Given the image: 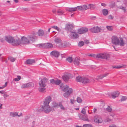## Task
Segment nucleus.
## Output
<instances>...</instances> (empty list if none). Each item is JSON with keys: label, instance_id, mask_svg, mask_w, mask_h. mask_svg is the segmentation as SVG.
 Masks as SVG:
<instances>
[{"label": "nucleus", "instance_id": "f257e3e1", "mask_svg": "<svg viewBox=\"0 0 127 127\" xmlns=\"http://www.w3.org/2000/svg\"><path fill=\"white\" fill-rule=\"evenodd\" d=\"M60 87L63 91L65 92L63 94V96L65 97H68L73 92L72 89L71 88H69L68 86H63V85H60Z\"/></svg>", "mask_w": 127, "mask_h": 127}, {"label": "nucleus", "instance_id": "f03ea898", "mask_svg": "<svg viewBox=\"0 0 127 127\" xmlns=\"http://www.w3.org/2000/svg\"><path fill=\"white\" fill-rule=\"evenodd\" d=\"M111 39L112 43L115 45H119L122 46H124L125 44L122 38H120V40L117 36H113L112 37Z\"/></svg>", "mask_w": 127, "mask_h": 127}, {"label": "nucleus", "instance_id": "7ed1b4c3", "mask_svg": "<svg viewBox=\"0 0 127 127\" xmlns=\"http://www.w3.org/2000/svg\"><path fill=\"white\" fill-rule=\"evenodd\" d=\"M42 110L40 109L37 110V112H40L43 110L46 113H48L51 111H52V109L49 105H44L42 106Z\"/></svg>", "mask_w": 127, "mask_h": 127}, {"label": "nucleus", "instance_id": "20e7f679", "mask_svg": "<svg viewBox=\"0 0 127 127\" xmlns=\"http://www.w3.org/2000/svg\"><path fill=\"white\" fill-rule=\"evenodd\" d=\"M97 57L98 58L104 59L108 60L110 58V55L108 53H103L97 55Z\"/></svg>", "mask_w": 127, "mask_h": 127}, {"label": "nucleus", "instance_id": "39448f33", "mask_svg": "<svg viewBox=\"0 0 127 127\" xmlns=\"http://www.w3.org/2000/svg\"><path fill=\"white\" fill-rule=\"evenodd\" d=\"M37 46L40 48H51L53 46L52 44L50 43L40 44L38 45Z\"/></svg>", "mask_w": 127, "mask_h": 127}, {"label": "nucleus", "instance_id": "423d86ee", "mask_svg": "<svg viewBox=\"0 0 127 127\" xmlns=\"http://www.w3.org/2000/svg\"><path fill=\"white\" fill-rule=\"evenodd\" d=\"M90 31L93 33H97L101 32V29L100 27L97 26L90 29Z\"/></svg>", "mask_w": 127, "mask_h": 127}, {"label": "nucleus", "instance_id": "0eeeda50", "mask_svg": "<svg viewBox=\"0 0 127 127\" xmlns=\"http://www.w3.org/2000/svg\"><path fill=\"white\" fill-rule=\"evenodd\" d=\"M94 122L96 123H100L102 122L103 120L101 117L99 115H95L94 118Z\"/></svg>", "mask_w": 127, "mask_h": 127}, {"label": "nucleus", "instance_id": "6e6552de", "mask_svg": "<svg viewBox=\"0 0 127 127\" xmlns=\"http://www.w3.org/2000/svg\"><path fill=\"white\" fill-rule=\"evenodd\" d=\"M47 81V79L44 78L41 80V81L39 82V84L40 87H45L46 86L45 83Z\"/></svg>", "mask_w": 127, "mask_h": 127}, {"label": "nucleus", "instance_id": "1a4fd4ad", "mask_svg": "<svg viewBox=\"0 0 127 127\" xmlns=\"http://www.w3.org/2000/svg\"><path fill=\"white\" fill-rule=\"evenodd\" d=\"M21 43L22 45H25L29 43L30 42L29 39L26 37L23 36L21 38Z\"/></svg>", "mask_w": 127, "mask_h": 127}, {"label": "nucleus", "instance_id": "9d476101", "mask_svg": "<svg viewBox=\"0 0 127 127\" xmlns=\"http://www.w3.org/2000/svg\"><path fill=\"white\" fill-rule=\"evenodd\" d=\"M88 29L86 27H82L78 30V33L80 34H82L88 32Z\"/></svg>", "mask_w": 127, "mask_h": 127}, {"label": "nucleus", "instance_id": "9b49d317", "mask_svg": "<svg viewBox=\"0 0 127 127\" xmlns=\"http://www.w3.org/2000/svg\"><path fill=\"white\" fill-rule=\"evenodd\" d=\"M52 100V98L50 96L46 97L43 101L44 105H49L50 102Z\"/></svg>", "mask_w": 127, "mask_h": 127}, {"label": "nucleus", "instance_id": "f8f14e48", "mask_svg": "<svg viewBox=\"0 0 127 127\" xmlns=\"http://www.w3.org/2000/svg\"><path fill=\"white\" fill-rule=\"evenodd\" d=\"M5 39L6 41L9 43L13 44L14 40V38L13 37L10 36H7L5 37Z\"/></svg>", "mask_w": 127, "mask_h": 127}, {"label": "nucleus", "instance_id": "ddd939ff", "mask_svg": "<svg viewBox=\"0 0 127 127\" xmlns=\"http://www.w3.org/2000/svg\"><path fill=\"white\" fill-rule=\"evenodd\" d=\"M36 33H34L33 35H29L28 36V38L32 42L35 41V40L37 38V37L36 36Z\"/></svg>", "mask_w": 127, "mask_h": 127}, {"label": "nucleus", "instance_id": "4468645a", "mask_svg": "<svg viewBox=\"0 0 127 127\" xmlns=\"http://www.w3.org/2000/svg\"><path fill=\"white\" fill-rule=\"evenodd\" d=\"M70 35V38L72 39H76L79 37L78 34L76 32H71Z\"/></svg>", "mask_w": 127, "mask_h": 127}, {"label": "nucleus", "instance_id": "2eb2a0df", "mask_svg": "<svg viewBox=\"0 0 127 127\" xmlns=\"http://www.w3.org/2000/svg\"><path fill=\"white\" fill-rule=\"evenodd\" d=\"M32 83L30 82L23 84L21 88L22 89H25L32 86L33 85Z\"/></svg>", "mask_w": 127, "mask_h": 127}, {"label": "nucleus", "instance_id": "dca6fc26", "mask_svg": "<svg viewBox=\"0 0 127 127\" xmlns=\"http://www.w3.org/2000/svg\"><path fill=\"white\" fill-rule=\"evenodd\" d=\"M76 81L78 82H80L82 83H84L85 82L83 80H87L86 78H84V77H82L80 76H78L76 78Z\"/></svg>", "mask_w": 127, "mask_h": 127}, {"label": "nucleus", "instance_id": "f3484780", "mask_svg": "<svg viewBox=\"0 0 127 127\" xmlns=\"http://www.w3.org/2000/svg\"><path fill=\"white\" fill-rule=\"evenodd\" d=\"M52 105L51 107L52 110V111H54V108H57L59 106V104L55 102H52Z\"/></svg>", "mask_w": 127, "mask_h": 127}, {"label": "nucleus", "instance_id": "a211bd4d", "mask_svg": "<svg viewBox=\"0 0 127 127\" xmlns=\"http://www.w3.org/2000/svg\"><path fill=\"white\" fill-rule=\"evenodd\" d=\"M50 54L51 55L56 57H58L59 55V52L56 51H53Z\"/></svg>", "mask_w": 127, "mask_h": 127}, {"label": "nucleus", "instance_id": "6ab92c4d", "mask_svg": "<svg viewBox=\"0 0 127 127\" xmlns=\"http://www.w3.org/2000/svg\"><path fill=\"white\" fill-rule=\"evenodd\" d=\"M21 42V39H16L15 40H14L13 44L16 45H22Z\"/></svg>", "mask_w": 127, "mask_h": 127}, {"label": "nucleus", "instance_id": "aec40b11", "mask_svg": "<svg viewBox=\"0 0 127 127\" xmlns=\"http://www.w3.org/2000/svg\"><path fill=\"white\" fill-rule=\"evenodd\" d=\"M120 93L118 91L113 92L111 94V96L113 98H115L118 96L119 95Z\"/></svg>", "mask_w": 127, "mask_h": 127}, {"label": "nucleus", "instance_id": "412c9836", "mask_svg": "<svg viewBox=\"0 0 127 127\" xmlns=\"http://www.w3.org/2000/svg\"><path fill=\"white\" fill-rule=\"evenodd\" d=\"M80 59L79 58L77 57H76L75 58L73 61L74 64L76 65H79L80 64Z\"/></svg>", "mask_w": 127, "mask_h": 127}, {"label": "nucleus", "instance_id": "4be33fe9", "mask_svg": "<svg viewBox=\"0 0 127 127\" xmlns=\"http://www.w3.org/2000/svg\"><path fill=\"white\" fill-rule=\"evenodd\" d=\"M72 27L71 25L67 24L66 26L65 29L67 31L71 32L72 29Z\"/></svg>", "mask_w": 127, "mask_h": 127}, {"label": "nucleus", "instance_id": "5701e85b", "mask_svg": "<svg viewBox=\"0 0 127 127\" xmlns=\"http://www.w3.org/2000/svg\"><path fill=\"white\" fill-rule=\"evenodd\" d=\"M109 74L108 73H105L102 75H101L97 77L96 79H101L107 76Z\"/></svg>", "mask_w": 127, "mask_h": 127}, {"label": "nucleus", "instance_id": "b1692460", "mask_svg": "<svg viewBox=\"0 0 127 127\" xmlns=\"http://www.w3.org/2000/svg\"><path fill=\"white\" fill-rule=\"evenodd\" d=\"M26 63L27 64H32L33 63H34V60L33 59H28L26 61Z\"/></svg>", "mask_w": 127, "mask_h": 127}, {"label": "nucleus", "instance_id": "393cba45", "mask_svg": "<svg viewBox=\"0 0 127 127\" xmlns=\"http://www.w3.org/2000/svg\"><path fill=\"white\" fill-rule=\"evenodd\" d=\"M66 10L69 12H72L76 10V8L75 7L67 8Z\"/></svg>", "mask_w": 127, "mask_h": 127}, {"label": "nucleus", "instance_id": "a878e982", "mask_svg": "<svg viewBox=\"0 0 127 127\" xmlns=\"http://www.w3.org/2000/svg\"><path fill=\"white\" fill-rule=\"evenodd\" d=\"M10 115L12 117H14L18 115V113L16 112H11L10 113Z\"/></svg>", "mask_w": 127, "mask_h": 127}, {"label": "nucleus", "instance_id": "bb28decb", "mask_svg": "<svg viewBox=\"0 0 127 127\" xmlns=\"http://www.w3.org/2000/svg\"><path fill=\"white\" fill-rule=\"evenodd\" d=\"M44 31L41 30H39L37 32V34L39 36H42L44 34Z\"/></svg>", "mask_w": 127, "mask_h": 127}, {"label": "nucleus", "instance_id": "cd10ccee", "mask_svg": "<svg viewBox=\"0 0 127 127\" xmlns=\"http://www.w3.org/2000/svg\"><path fill=\"white\" fill-rule=\"evenodd\" d=\"M80 118L83 120L88 122L89 121V120L88 118L87 117L84 115L82 117H81Z\"/></svg>", "mask_w": 127, "mask_h": 127}, {"label": "nucleus", "instance_id": "c85d7f7f", "mask_svg": "<svg viewBox=\"0 0 127 127\" xmlns=\"http://www.w3.org/2000/svg\"><path fill=\"white\" fill-rule=\"evenodd\" d=\"M63 80L65 82L67 81L69 79L68 76L66 75H64L63 76Z\"/></svg>", "mask_w": 127, "mask_h": 127}, {"label": "nucleus", "instance_id": "c756f323", "mask_svg": "<svg viewBox=\"0 0 127 127\" xmlns=\"http://www.w3.org/2000/svg\"><path fill=\"white\" fill-rule=\"evenodd\" d=\"M55 41L57 43H58L61 42V40L60 38L57 37L55 39Z\"/></svg>", "mask_w": 127, "mask_h": 127}, {"label": "nucleus", "instance_id": "7c9ffc66", "mask_svg": "<svg viewBox=\"0 0 127 127\" xmlns=\"http://www.w3.org/2000/svg\"><path fill=\"white\" fill-rule=\"evenodd\" d=\"M103 14L104 15H106L108 13V11L106 9H103L102 10Z\"/></svg>", "mask_w": 127, "mask_h": 127}, {"label": "nucleus", "instance_id": "2f4dec72", "mask_svg": "<svg viewBox=\"0 0 127 127\" xmlns=\"http://www.w3.org/2000/svg\"><path fill=\"white\" fill-rule=\"evenodd\" d=\"M77 102L78 103H81L82 102V99L79 97H77L76 99Z\"/></svg>", "mask_w": 127, "mask_h": 127}, {"label": "nucleus", "instance_id": "473e14b6", "mask_svg": "<svg viewBox=\"0 0 127 127\" xmlns=\"http://www.w3.org/2000/svg\"><path fill=\"white\" fill-rule=\"evenodd\" d=\"M51 28H54L58 31H61V29L56 26H52L51 27Z\"/></svg>", "mask_w": 127, "mask_h": 127}, {"label": "nucleus", "instance_id": "72a5a7b5", "mask_svg": "<svg viewBox=\"0 0 127 127\" xmlns=\"http://www.w3.org/2000/svg\"><path fill=\"white\" fill-rule=\"evenodd\" d=\"M45 89L42 88H38V90L39 91L43 93L45 91Z\"/></svg>", "mask_w": 127, "mask_h": 127}, {"label": "nucleus", "instance_id": "f704fd0d", "mask_svg": "<svg viewBox=\"0 0 127 127\" xmlns=\"http://www.w3.org/2000/svg\"><path fill=\"white\" fill-rule=\"evenodd\" d=\"M9 59L10 61L11 62H14L16 60L15 58H14L12 57H10L9 58Z\"/></svg>", "mask_w": 127, "mask_h": 127}, {"label": "nucleus", "instance_id": "c9c22d12", "mask_svg": "<svg viewBox=\"0 0 127 127\" xmlns=\"http://www.w3.org/2000/svg\"><path fill=\"white\" fill-rule=\"evenodd\" d=\"M84 44V42L83 41H81L78 44L79 46L81 47L83 46Z\"/></svg>", "mask_w": 127, "mask_h": 127}, {"label": "nucleus", "instance_id": "e433bc0d", "mask_svg": "<svg viewBox=\"0 0 127 127\" xmlns=\"http://www.w3.org/2000/svg\"><path fill=\"white\" fill-rule=\"evenodd\" d=\"M61 81L60 80H56L55 84L56 85H59L61 83Z\"/></svg>", "mask_w": 127, "mask_h": 127}, {"label": "nucleus", "instance_id": "4c0bfd02", "mask_svg": "<svg viewBox=\"0 0 127 127\" xmlns=\"http://www.w3.org/2000/svg\"><path fill=\"white\" fill-rule=\"evenodd\" d=\"M84 78L87 79H86L87 80H83V81H84V82H85L84 83H83L84 84H85L88 83H89V79L88 78H87V77H84Z\"/></svg>", "mask_w": 127, "mask_h": 127}, {"label": "nucleus", "instance_id": "58836bf2", "mask_svg": "<svg viewBox=\"0 0 127 127\" xmlns=\"http://www.w3.org/2000/svg\"><path fill=\"white\" fill-rule=\"evenodd\" d=\"M106 110L109 112H111L112 110V109L111 108L110 106H108L106 108Z\"/></svg>", "mask_w": 127, "mask_h": 127}, {"label": "nucleus", "instance_id": "ea45409f", "mask_svg": "<svg viewBox=\"0 0 127 127\" xmlns=\"http://www.w3.org/2000/svg\"><path fill=\"white\" fill-rule=\"evenodd\" d=\"M83 127H93L92 125L90 124H86L83 125Z\"/></svg>", "mask_w": 127, "mask_h": 127}, {"label": "nucleus", "instance_id": "a19ab883", "mask_svg": "<svg viewBox=\"0 0 127 127\" xmlns=\"http://www.w3.org/2000/svg\"><path fill=\"white\" fill-rule=\"evenodd\" d=\"M66 60L69 63H71L72 61V58L71 57H68L66 59Z\"/></svg>", "mask_w": 127, "mask_h": 127}, {"label": "nucleus", "instance_id": "79ce46f5", "mask_svg": "<svg viewBox=\"0 0 127 127\" xmlns=\"http://www.w3.org/2000/svg\"><path fill=\"white\" fill-rule=\"evenodd\" d=\"M59 106L60 107L61 109L63 110H65V108L63 107L62 104L61 103H60L59 104Z\"/></svg>", "mask_w": 127, "mask_h": 127}, {"label": "nucleus", "instance_id": "37998d69", "mask_svg": "<svg viewBox=\"0 0 127 127\" xmlns=\"http://www.w3.org/2000/svg\"><path fill=\"white\" fill-rule=\"evenodd\" d=\"M76 10L79 11L82 10V7H81V6H77L76 7Z\"/></svg>", "mask_w": 127, "mask_h": 127}, {"label": "nucleus", "instance_id": "c03bdc74", "mask_svg": "<svg viewBox=\"0 0 127 127\" xmlns=\"http://www.w3.org/2000/svg\"><path fill=\"white\" fill-rule=\"evenodd\" d=\"M106 28L108 30L110 31H111L113 30L112 27L111 26H106Z\"/></svg>", "mask_w": 127, "mask_h": 127}, {"label": "nucleus", "instance_id": "a18cd8bd", "mask_svg": "<svg viewBox=\"0 0 127 127\" xmlns=\"http://www.w3.org/2000/svg\"><path fill=\"white\" fill-rule=\"evenodd\" d=\"M7 82H6L5 83V84L3 85V86L2 87H0V89H2L4 88L5 87H6L7 85Z\"/></svg>", "mask_w": 127, "mask_h": 127}, {"label": "nucleus", "instance_id": "49530a36", "mask_svg": "<svg viewBox=\"0 0 127 127\" xmlns=\"http://www.w3.org/2000/svg\"><path fill=\"white\" fill-rule=\"evenodd\" d=\"M57 13H58L59 15L62 14L64 13L63 12L60 10H59L57 11Z\"/></svg>", "mask_w": 127, "mask_h": 127}, {"label": "nucleus", "instance_id": "de8ad7c7", "mask_svg": "<svg viewBox=\"0 0 127 127\" xmlns=\"http://www.w3.org/2000/svg\"><path fill=\"white\" fill-rule=\"evenodd\" d=\"M89 7L91 9H93L95 8V6L94 5L92 4H89Z\"/></svg>", "mask_w": 127, "mask_h": 127}, {"label": "nucleus", "instance_id": "09e8293b", "mask_svg": "<svg viewBox=\"0 0 127 127\" xmlns=\"http://www.w3.org/2000/svg\"><path fill=\"white\" fill-rule=\"evenodd\" d=\"M56 80H55L54 79H52L50 80V83L53 84H55V82Z\"/></svg>", "mask_w": 127, "mask_h": 127}, {"label": "nucleus", "instance_id": "8fccbe9b", "mask_svg": "<svg viewBox=\"0 0 127 127\" xmlns=\"http://www.w3.org/2000/svg\"><path fill=\"white\" fill-rule=\"evenodd\" d=\"M84 10H86L89 8V7H88L86 5H83Z\"/></svg>", "mask_w": 127, "mask_h": 127}, {"label": "nucleus", "instance_id": "3c124183", "mask_svg": "<svg viewBox=\"0 0 127 127\" xmlns=\"http://www.w3.org/2000/svg\"><path fill=\"white\" fill-rule=\"evenodd\" d=\"M81 113L84 114H85L86 113V111L85 108H83L81 111Z\"/></svg>", "mask_w": 127, "mask_h": 127}, {"label": "nucleus", "instance_id": "603ef678", "mask_svg": "<svg viewBox=\"0 0 127 127\" xmlns=\"http://www.w3.org/2000/svg\"><path fill=\"white\" fill-rule=\"evenodd\" d=\"M122 67H123V66H116L112 67L113 68H121Z\"/></svg>", "mask_w": 127, "mask_h": 127}, {"label": "nucleus", "instance_id": "864d4df0", "mask_svg": "<svg viewBox=\"0 0 127 127\" xmlns=\"http://www.w3.org/2000/svg\"><path fill=\"white\" fill-rule=\"evenodd\" d=\"M127 99V97L126 96H123L121 99V100L122 101H124L126 100Z\"/></svg>", "mask_w": 127, "mask_h": 127}, {"label": "nucleus", "instance_id": "5fc2aeb1", "mask_svg": "<svg viewBox=\"0 0 127 127\" xmlns=\"http://www.w3.org/2000/svg\"><path fill=\"white\" fill-rule=\"evenodd\" d=\"M111 121V120L108 118H107L105 120V121L106 122H109Z\"/></svg>", "mask_w": 127, "mask_h": 127}, {"label": "nucleus", "instance_id": "6e6d98bb", "mask_svg": "<svg viewBox=\"0 0 127 127\" xmlns=\"http://www.w3.org/2000/svg\"><path fill=\"white\" fill-rule=\"evenodd\" d=\"M9 95L6 94H4L3 95V97L4 98H6L7 97L9 96Z\"/></svg>", "mask_w": 127, "mask_h": 127}, {"label": "nucleus", "instance_id": "4d7b16f0", "mask_svg": "<svg viewBox=\"0 0 127 127\" xmlns=\"http://www.w3.org/2000/svg\"><path fill=\"white\" fill-rule=\"evenodd\" d=\"M120 8L123 10H124V12H125L126 11V9L125 7H120Z\"/></svg>", "mask_w": 127, "mask_h": 127}, {"label": "nucleus", "instance_id": "13d9d810", "mask_svg": "<svg viewBox=\"0 0 127 127\" xmlns=\"http://www.w3.org/2000/svg\"><path fill=\"white\" fill-rule=\"evenodd\" d=\"M85 43L87 44H88L89 43V41L87 40H84Z\"/></svg>", "mask_w": 127, "mask_h": 127}, {"label": "nucleus", "instance_id": "bf43d9fd", "mask_svg": "<svg viewBox=\"0 0 127 127\" xmlns=\"http://www.w3.org/2000/svg\"><path fill=\"white\" fill-rule=\"evenodd\" d=\"M70 103L72 104H73L75 101L74 100H72V99H70Z\"/></svg>", "mask_w": 127, "mask_h": 127}, {"label": "nucleus", "instance_id": "052dcab7", "mask_svg": "<svg viewBox=\"0 0 127 127\" xmlns=\"http://www.w3.org/2000/svg\"><path fill=\"white\" fill-rule=\"evenodd\" d=\"M108 18L109 19H113V17L112 15H110L108 16Z\"/></svg>", "mask_w": 127, "mask_h": 127}, {"label": "nucleus", "instance_id": "680f3d73", "mask_svg": "<svg viewBox=\"0 0 127 127\" xmlns=\"http://www.w3.org/2000/svg\"><path fill=\"white\" fill-rule=\"evenodd\" d=\"M109 127H117L115 125H112L109 126Z\"/></svg>", "mask_w": 127, "mask_h": 127}, {"label": "nucleus", "instance_id": "e2e57ef3", "mask_svg": "<svg viewBox=\"0 0 127 127\" xmlns=\"http://www.w3.org/2000/svg\"><path fill=\"white\" fill-rule=\"evenodd\" d=\"M101 5L103 6H106V4L104 3H101Z\"/></svg>", "mask_w": 127, "mask_h": 127}, {"label": "nucleus", "instance_id": "0e129e2a", "mask_svg": "<svg viewBox=\"0 0 127 127\" xmlns=\"http://www.w3.org/2000/svg\"><path fill=\"white\" fill-rule=\"evenodd\" d=\"M97 111V109L95 108H94V109L93 112L94 113L96 112Z\"/></svg>", "mask_w": 127, "mask_h": 127}, {"label": "nucleus", "instance_id": "69168bd1", "mask_svg": "<svg viewBox=\"0 0 127 127\" xmlns=\"http://www.w3.org/2000/svg\"><path fill=\"white\" fill-rule=\"evenodd\" d=\"M17 78L18 80L19 81V80H20L21 79V76H17Z\"/></svg>", "mask_w": 127, "mask_h": 127}, {"label": "nucleus", "instance_id": "338daca9", "mask_svg": "<svg viewBox=\"0 0 127 127\" xmlns=\"http://www.w3.org/2000/svg\"><path fill=\"white\" fill-rule=\"evenodd\" d=\"M52 12L54 13L55 14L56 12V10L55 9H54L53 10H52Z\"/></svg>", "mask_w": 127, "mask_h": 127}, {"label": "nucleus", "instance_id": "774afa93", "mask_svg": "<svg viewBox=\"0 0 127 127\" xmlns=\"http://www.w3.org/2000/svg\"><path fill=\"white\" fill-rule=\"evenodd\" d=\"M4 91L3 90L0 91V93L2 94H3L4 93Z\"/></svg>", "mask_w": 127, "mask_h": 127}]
</instances>
